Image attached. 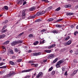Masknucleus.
Instances as JSON below:
<instances>
[{
	"mask_svg": "<svg viewBox=\"0 0 78 78\" xmlns=\"http://www.w3.org/2000/svg\"><path fill=\"white\" fill-rule=\"evenodd\" d=\"M4 73V72L3 71H0V75H2Z\"/></svg>",
	"mask_w": 78,
	"mask_h": 78,
	"instance_id": "49530a36",
	"label": "nucleus"
},
{
	"mask_svg": "<svg viewBox=\"0 0 78 78\" xmlns=\"http://www.w3.org/2000/svg\"><path fill=\"white\" fill-rule=\"evenodd\" d=\"M41 32H44V31H45V29H43L42 30H41Z\"/></svg>",
	"mask_w": 78,
	"mask_h": 78,
	"instance_id": "052dcab7",
	"label": "nucleus"
},
{
	"mask_svg": "<svg viewBox=\"0 0 78 78\" xmlns=\"http://www.w3.org/2000/svg\"><path fill=\"white\" fill-rule=\"evenodd\" d=\"M62 19H60L59 20H57V22H59V21H61V20H62Z\"/></svg>",
	"mask_w": 78,
	"mask_h": 78,
	"instance_id": "5fc2aeb1",
	"label": "nucleus"
},
{
	"mask_svg": "<svg viewBox=\"0 0 78 78\" xmlns=\"http://www.w3.org/2000/svg\"><path fill=\"white\" fill-rule=\"evenodd\" d=\"M60 65L58 63H57V64L55 66L57 67V68H58L59 67H60Z\"/></svg>",
	"mask_w": 78,
	"mask_h": 78,
	"instance_id": "b1692460",
	"label": "nucleus"
},
{
	"mask_svg": "<svg viewBox=\"0 0 78 78\" xmlns=\"http://www.w3.org/2000/svg\"><path fill=\"white\" fill-rule=\"evenodd\" d=\"M62 62H63V60H60L58 62V64H59L60 65H61Z\"/></svg>",
	"mask_w": 78,
	"mask_h": 78,
	"instance_id": "6ab92c4d",
	"label": "nucleus"
},
{
	"mask_svg": "<svg viewBox=\"0 0 78 78\" xmlns=\"http://www.w3.org/2000/svg\"><path fill=\"white\" fill-rule=\"evenodd\" d=\"M31 66L33 67H37L38 66V64L33 63L31 64Z\"/></svg>",
	"mask_w": 78,
	"mask_h": 78,
	"instance_id": "1a4fd4ad",
	"label": "nucleus"
},
{
	"mask_svg": "<svg viewBox=\"0 0 78 78\" xmlns=\"http://www.w3.org/2000/svg\"><path fill=\"white\" fill-rule=\"evenodd\" d=\"M70 53H73V50H71L69 51Z\"/></svg>",
	"mask_w": 78,
	"mask_h": 78,
	"instance_id": "e2e57ef3",
	"label": "nucleus"
},
{
	"mask_svg": "<svg viewBox=\"0 0 78 78\" xmlns=\"http://www.w3.org/2000/svg\"><path fill=\"white\" fill-rule=\"evenodd\" d=\"M5 63L3 62H1L0 63V66H3V65H5Z\"/></svg>",
	"mask_w": 78,
	"mask_h": 78,
	"instance_id": "c9c22d12",
	"label": "nucleus"
},
{
	"mask_svg": "<svg viewBox=\"0 0 78 78\" xmlns=\"http://www.w3.org/2000/svg\"><path fill=\"white\" fill-rule=\"evenodd\" d=\"M14 75V73H12L11 74H8L6 75V76H8V77H9L10 76H12V75Z\"/></svg>",
	"mask_w": 78,
	"mask_h": 78,
	"instance_id": "6e6552de",
	"label": "nucleus"
},
{
	"mask_svg": "<svg viewBox=\"0 0 78 78\" xmlns=\"http://www.w3.org/2000/svg\"><path fill=\"white\" fill-rule=\"evenodd\" d=\"M54 57L55 55L53 54H51L48 56V59H52V58H53Z\"/></svg>",
	"mask_w": 78,
	"mask_h": 78,
	"instance_id": "f257e3e1",
	"label": "nucleus"
},
{
	"mask_svg": "<svg viewBox=\"0 0 78 78\" xmlns=\"http://www.w3.org/2000/svg\"><path fill=\"white\" fill-rule=\"evenodd\" d=\"M2 49H3V51L2 52V53H5V51H6V48H5V47H4V46H2Z\"/></svg>",
	"mask_w": 78,
	"mask_h": 78,
	"instance_id": "9d476101",
	"label": "nucleus"
},
{
	"mask_svg": "<svg viewBox=\"0 0 78 78\" xmlns=\"http://www.w3.org/2000/svg\"><path fill=\"white\" fill-rule=\"evenodd\" d=\"M74 54H76V55H78V49L77 50L76 52L74 53Z\"/></svg>",
	"mask_w": 78,
	"mask_h": 78,
	"instance_id": "6e6d98bb",
	"label": "nucleus"
},
{
	"mask_svg": "<svg viewBox=\"0 0 78 78\" xmlns=\"http://www.w3.org/2000/svg\"><path fill=\"white\" fill-rule=\"evenodd\" d=\"M46 12L45 11H43L42 12H40V14L42 15V14H44Z\"/></svg>",
	"mask_w": 78,
	"mask_h": 78,
	"instance_id": "bb28decb",
	"label": "nucleus"
},
{
	"mask_svg": "<svg viewBox=\"0 0 78 78\" xmlns=\"http://www.w3.org/2000/svg\"><path fill=\"white\" fill-rule=\"evenodd\" d=\"M54 20V19L53 18H50L48 20V22H52V21H53Z\"/></svg>",
	"mask_w": 78,
	"mask_h": 78,
	"instance_id": "2eb2a0df",
	"label": "nucleus"
},
{
	"mask_svg": "<svg viewBox=\"0 0 78 78\" xmlns=\"http://www.w3.org/2000/svg\"><path fill=\"white\" fill-rule=\"evenodd\" d=\"M43 61L44 62H46L47 61V60L45 59V60H43Z\"/></svg>",
	"mask_w": 78,
	"mask_h": 78,
	"instance_id": "13d9d810",
	"label": "nucleus"
},
{
	"mask_svg": "<svg viewBox=\"0 0 78 78\" xmlns=\"http://www.w3.org/2000/svg\"><path fill=\"white\" fill-rule=\"evenodd\" d=\"M38 44H39V41H36L34 43V45H37Z\"/></svg>",
	"mask_w": 78,
	"mask_h": 78,
	"instance_id": "393cba45",
	"label": "nucleus"
},
{
	"mask_svg": "<svg viewBox=\"0 0 78 78\" xmlns=\"http://www.w3.org/2000/svg\"><path fill=\"white\" fill-rule=\"evenodd\" d=\"M2 69H6V66H2Z\"/></svg>",
	"mask_w": 78,
	"mask_h": 78,
	"instance_id": "bf43d9fd",
	"label": "nucleus"
},
{
	"mask_svg": "<svg viewBox=\"0 0 78 78\" xmlns=\"http://www.w3.org/2000/svg\"><path fill=\"white\" fill-rule=\"evenodd\" d=\"M25 10H23L22 12V17L23 19L25 18Z\"/></svg>",
	"mask_w": 78,
	"mask_h": 78,
	"instance_id": "39448f33",
	"label": "nucleus"
},
{
	"mask_svg": "<svg viewBox=\"0 0 78 78\" xmlns=\"http://www.w3.org/2000/svg\"><path fill=\"white\" fill-rule=\"evenodd\" d=\"M43 76V73L42 72H40L38 74V75L37 76V78H39V77H42Z\"/></svg>",
	"mask_w": 78,
	"mask_h": 78,
	"instance_id": "7ed1b4c3",
	"label": "nucleus"
},
{
	"mask_svg": "<svg viewBox=\"0 0 78 78\" xmlns=\"http://www.w3.org/2000/svg\"><path fill=\"white\" fill-rule=\"evenodd\" d=\"M56 27H59V28H61V26L59 24L56 25Z\"/></svg>",
	"mask_w": 78,
	"mask_h": 78,
	"instance_id": "ea45409f",
	"label": "nucleus"
},
{
	"mask_svg": "<svg viewBox=\"0 0 78 78\" xmlns=\"http://www.w3.org/2000/svg\"><path fill=\"white\" fill-rule=\"evenodd\" d=\"M15 50L16 52H17L18 51H19V50L17 49V48H15Z\"/></svg>",
	"mask_w": 78,
	"mask_h": 78,
	"instance_id": "09e8293b",
	"label": "nucleus"
},
{
	"mask_svg": "<svg viewBox=\"0 0 78 78\" xmlns=\"http://www.w3.org/2000/svg\"><path fill=\"white\" fill-rule=\"evenodd\" d=\"M69 38L70 37L69 36H68V37L65 38L66 41H67L69 39Z\"/></svg>",
	"mask_w": 78,
	"mask_h": 78,
	"instance_id": "4c0bfd02",
	"label": "nucleus"
},
{
	"mask_svg": "<svg viewBox=\"0 0 78 78\" xmlns=\"http://www.w3.org/2000/svg\"><path fill=\"white\" fill-rule=\"evenodd\" d=\"M24 33L23 32L21 34H20L18 36H19V37H20V36H22V34H23Z\"/></svg>",
	"mask_w": 78,
	"mask_h": 78,
	"instance_id": "de8ad7c7",
	"label": "nucleus"
},
{
	"mask_svg": "<svg viewBox=\"0 0 78 78\" xmlns=\"http://www.w3.org/2000/svg\"><path fill=\"white\" fill-rule=\"evenodd\" d=\"M1 31V32H2V33H4L7 32L8 30L6 29L4 30V29H2Z\"/></svg>",
	"mask_w": 78,
	"mask_h": 78,
	"instance_id": "f8f14e48",
	"label": "nucleus"
},
{
	"mask_svg": "<svg viewBox=\"0 0 78 78\" xmlns=\"http://www.w3.org/2000/svg\"><path fill=\"white\" fill-rule=\"evenodd\" d=\"M52 69H53V67H51L49 69V71H51Z\"/></svg>",
	"mask_w": 78,
	"mask_h": 78,
	"instance_id": "3c124183",
	"label": "nucleus"
},
{
	"mask_svg": "<svg viewBox=\"0 0 78 78\" xmlns=\"http://www.w3.org/2000/svg\"><path fill=\"white\" fill-rule=\"evenodd\" d=\"M17 61L19 62H21L22 61V59H19Z\"/></svg>",
	"mask_w": 78,
	"mask_h": 78,
	"instance_id": "864d4df0",
	"label": "nucleus"
},
{
	"mask_svg": "<svg viewBox=\"0 0 78 78\" xmlns=\"http://www.w3.org/2000/svg\"><path fill=\"white\" fill-rule=\"evenodd\" d=\"M36 15H35L34 16H32V18H35V17H36Z\"/></svg>",
	"mask_w": 78,
	"mask_h": 78,
	"instance_id": "338daca9",
	"label": "nucleus"
},
{
	"mask_svg": "<svg viewBox=\"0 0 78 78\" xmlns=\"http://www.w3.org/2000/svg\"><path fill=\"white\" fill-rule=\"evenodd\" d=\"M10 64H11V65H12V66H14V63L12 61L10 62Z\"/></svg>",
	"mask_w": 78,
	"mask_h": 78,
	"instance_id": "72a5a7b5",
	"label": "nucleus"
},
{
	"mask_svg": "<svg viewBox=\"0 0 78 78\" xmlns=\"http://www.w3.org/2000/svg\"><path fill=\"white\" fill-rule=\"evenodd\" d=\"M58 58H56V59L53 61V63H55V62H57V61L58 60Z\"/></svg>",
	"mask_w": 78,
	"mask_h": 78,
	"instance_id": "c85d7f7f",
	"label": "nucleus"
},
{
	"mask_svg": "<svg viewBox=\"0 0 78 78\" xmlns=\"http://www.w3.org/2000/svg\"><path fill=\"white\" fill-rule=\"evenodd\" d=\"M23 2L22 1V0H20L19 1H18L17 2V4H21V3H22Z\"/></svg>",
	"mask_w": 78,
	"mask_h": 78,
	"instance_id": "aec40b11",
	"label": "nucleus"
},
{
	"mask_svg": "<svg viewBox=\"0 0 78 78\" xmlns=\"http://www.w3.org/2000/svg\"><path fill=\"white\" fill-rule=\"evenodd\" d=\"M34 62V61H30L29 62V63H33Z\"/></svg>",
	"mask_w": 78,
	"mask_h": 78,
	"instance_id": "603ef678",
	"label": "nucleus"
},
{
	"mask_svg": "<svg viewBox=\"0 0 78 78\" xmlns=\"http://www.w3.org/2000/svg\"><path fill=\"white\" fill-rule=\"evenodd\" d=\"M18 42V44H21L23 42V41H22L19 40V41H17Z\"/></svg>",
	"mask_w": 78,
	"mask_h": 78,
	"instance_id": "e433bc0d",
	"label": "nucleus"
},
{
	"mask_svg": "<svg viewBox=\"0 0 78 78\" xmlns=\"http://www.w3.org/2000/svg\"><path fill=\"white\" fill-rule=\"evenodd\" d=\"M51 74L52 75H55V71H52Z\"/></svg>",
	"mask_w": 78,
	"mask_h": 78,
	"instance_id": "37998d69",
	"label": "nucleus"
},
{
	"mask_svg": "<svg viewBox=\"0 0 78 78\" xmlns=\"http://www.w3.org/2000/svg\"><path fill=\"white\" fill-rule=\"evenodd\" d=\"M9 52L11 54H14V52H13V51L11 49L9 50Z\"/></svg>",
	"mask_w": 78,
	"mask_h": 78,
	"instance_id": "cd10ccee",
	"label": "nucleus"
},
{
	"mask_svg": "<svg viewBox=\"0 0 78 78\" xmlns=\"http://www.w3.org/2000/svg\"><path fill=\"white\" fill-rule=\"evenodd\" d=\"M73 62H75L76 63H77V60L76 59H75L74 60Z\"/></svg>",
	"mask_w": 78,
	"mask_h": 78,
	"instance_id": "8fccbe9b",
	"label": "nucleus"
},
{
	"mask_svg": "<svg viewBox=\"0 0 78 78\" xmlns=\"http://www.w3.org/2000/svg\"><path fill=\"white\" fill-rule=\"evenodd\" d=\"M61 9V8L60 7H59L58 8H57L55 10V11H59Z\"/></svg>",
	"mask_w": 78,
	"mask_h": 78,
	"instance_id": "7c9ffc66",
	"label": "nucleus"
},
{
	"mask_svg": "<svg viewBox=\"0 0 78 78\" xmlns=\"http://www.w3.org/2000/svg\"><path fill=\"white\" fill-rule=\"evenodd\" d=\"M40 15H41V12H37L36 14V16H40Z\"/></svg>",
	"mask_w": 78,
	"mask_h": 78,
	"instance_id": "473e14b6",
	"label": "nucleus"
},
{
	"mask_svg": "<svg viewBox=\"0 0 78 78\" xmlns=\"http://www.w3.org/2000/svg\"><path fill=\"white\" fill-rule=\"evenodd\" d=\"M62 71H64L66 69L65 68H62Z\"/></svg>",
	"mask_w": 78,
	"mask_h": 78,
	"instance_id": "0e129e2a",
	"label": "nucleus"
},
{
	"mask_svg": "<svg viewBox=\"0 0 78 78\" xmlns=\"http://www.w3.org/2000/svg\"><path fill=\"white\" fill-rule=\"evenodd\" d=\"M41 1L45 2V3H49V1L48 0H41Z\"/></svg>",
	"mask_w": 78,
	"mask_h": 78,
	"instance_id": "4be33fe9",
	"label": "nucleus"
},
{
	"mask_svg": "<svg viewBox=\"0 0 78 78\" xmlns=\"http://www.w3.org/2000/svg\"><path fill=\"white\" fill-rule=\"evenodd\" d=\"M67 16H70L71 15H73V13H66Z\"/></svg>",
	"mask_w": 78,
	"mask_h": 78,
	"instance_id": "412c9836",
	"label": "nucleus"
},
{
	"mask_svg": "<svg viewBox=\"0 0 78 78\" xmlns=\"http://www.w3.org/2000/svg\"><path fill=\"white\" fill-rule=\"evenodd\" d=\"M1 37L2 39H3V38H4L5 37V36H6V35L5 34H3L2 35H1Z\"/></svg>",
	"mask_w": 78,
	"mask_h": 78,
	"instance_id": "c756f323",
	"label": "nucleus"
},
{
	"mask_svg": "<svg viewBox=\"0 0 78 78\" xmlns=\"http://www.w3.org/2000/svg\"><path fill=\"white\" fill-rule=\"evenodd\" d=\"M72 43V41H71L69 40L68 41V42H67L65 43H64V45H70L71 43Z\"/></svg>",
	"mask_w": 78,
	"mask_h": 78,
	"instance_id": "f03ea898",
	"label": "nucleus"
},
{
	"mask_svg": "<svg viewBox=\"0 0 78 78\" xmlns=\"http://www.w3.org/2000/svg\"><path fill=\"white\" fill-rule=\"evenodd\" d=\"M31 70V69H28L24 70L22 71V73H24L25 72H28Z\"/></svg>",
	"mask_w": 78,
	"mask_h": 78,
	"instance_id": "9b49d317",
	"label": "nucleus"
},
{
	"mask_svg": "<svg viewBox=\"0 0 78 78\" xmlns=\"http://www.w3.org/2000/svg\"><path fill=\"white\" fill-rule=\"evenodd\" d=\"M76 9H78V5H77L76 6Z\"/></svg>",
	"mask_w": 78,
	"mask_h": 78,
	"instance_id": "774afa93",
	"label": "nucleus"
},
{
	"mask_svg": "<svg viewBox=\"0 0 78 78\" xmlns=\"http://www.w3.org/2000/svg\"><path fill=\"white\" fill-rule=\"evenodd\" d=\"M68 75V74H67V71H66L64 75H65V76H67Z\"/></svg>",
	"mask_w": 78,
	"mask_h": 78,
	"instance_id": "c03bdc74",
	"label": "nucleus"
},
{
	"mask_svg": "<svg viewBox=\"0 0 78 78\" xmlns=\"http://www.w3.org/2000/svg\"><path fill=\"white\" fill-rule=\"evenodd\" d=\"M31 77V76L30 75H27L26 76H24L23 78H30Z\"/></svg>",
	"mask_w": 78,
	"mask_h": 78,
	"instance_id": "5701e85b",
	"label": "nucleus"
},
{
	"mask_svg": "<svg viewBox=\"0 0 78 78\" xmlns=\"http://www.w3.org/2000/svg\"><path fill=\"white\" fill-rule=\"evenodd\" d=\"M27 4V2L24 1L23 3V5H25V4Z\"/></svg>",
	"mask_w": 78,
	"mask_h": 78,
	"instance_id": "4d7b16f0",
	"label": "nucleus"
},
{
	"mask_svg": "<svg viewBox=\"0 0 78 78\" xmlns=\"http://www.w3.org/2000/svg\"><path fill=\"white\" fill-rule=\"evenodd\" d=\"M51 48H53V47H55V44H52L51 45Z\"/></svg>",
	"mask_w": 78,
	"mask_h": 78,
	"instance_id": "a18cd8bd",
	"label": "nucleus"
},
{
	"mask_svg": "<svg viewBox=\"0 0 78 78\" xmlns=\"http://www.w3.org/2000/svg\"><path fill=\"white\" fill-rule=\"evenodd\" d=\"M44 51L46 53H51V50H45Z\"/></svg>",
	"mask_w": 78,
	"mask_h": 78,
	"instance_id": "ddd939ff",
	"label": "nucleus"
},
{
	"mask_svg": "<svg viewBox=\"0 0 78 78\" xmlns=\"http://www.w3.org/2000/svg\"><path fill=\"white\" fill-rule=\"evenodd\" d=\"M65 7L66 8H70L71 7V5H65Z\"/></svg>",
	"mask_w": 78,
	"mask_h": 78,
	"instance_id": "f3484780",
	"label": "nucleus"
},
{
	"mask_svg": "<svg viewBox=\"0 0 78 78\" xmlns=\"http://www.w3.org/2000/svg\"><path fill=\"white\" fill-rule=\"evenodd\" d=\"M30 11H34V7H32L29 9Z\"/></svg>",
	"mask_w": 78,
	"mask_h": 78,
	"instance_id": "2f4dec72",
	"label": "nucleus"
},
{
	"mask_svg": "<svg viewBox=\"0 0 78 78\" xmlns=\"http://www.w3.org/2000/svg\"><path fill=\"white\" fill-rule=\"evenodd\" d=\"M44 43H45V40H43L42 41H42H40V44H43Z\"/></svg>",
	"mask_w": 78,
	"mask_h": 78,
	"instance_id": "a878e982",
	"label": "nucleus"
},
{
	"mask_svg": "<svg viewBox=\"0 0 78 78\" xmlns=\"http://www.w3.org/2000/svg\"><path fill=\"white\" fill-rule=\"evenodd\" d=\"M7 28V25H5L3 26L2 29H5V28Z\"/></svg>",
	"mask_w": 78,
	"mask_h": 78,
	"instance_id": "f704fd0d",
	"label": "nucleus"
},
{
	"mask_svg": "<svg viewBox=\"0 0 78 78\" xmlns=\"http://www.w3.org/2000/svg\"><path fill=\"white\" fill-rule=\"evenodd\" d=\"M18 43L19 42H17V41H13L11 43V45H12V46H14V45H16V44H18Z\"/></svg>",
	"mask_w": 78,
	"mask_h": 78,
	"instance_id": "20e7f679",
	"label": "nucleus"
},
{
	"mask_svg": "<svg viewBox=\"0 0 78 78\" xmlns=\"http://www.w3.org/2000/svg\"><path fill=\"white\" fill-rule=\"evenodd\" d=\"M41 52H39L38 53H34L33 54L34 56H37L38 55H41Z\"/></svg>",
	"mask_w": 78,
	"mask_h": 78,
	"instance_id": "0eeeda50",
	"label": "nucleus"
},
{
	"mask_svg": "<svg viewBox=\"0 0 78 78\" xmlns=\"http://www.w3.org/2000/svg\"><path fill=\"white\" fill-rule=\"evenodd\" d=\"M78 71V69H77L76 70H74L73 73L71 74L72 76H74L75 74L77 73V72Z\"/></svg>",
	"mask_w": 78,
	"mask_h": 78,
	"instance_id": "423d86ee",
	"label": "nucleus"
},
{
	"mask_svg": "<svg viewBox=\"0 0 78 78\" xmlns=\"http://www.w3.org/2000/svg\"><path fill=\"white\" fill-rule=\"evenodd\" d=\"M48 49H51V48H51V46H50L48 47Z\"/></svg>",
	"mask_w": 78,
	"mask_h": 78,
	"instance_id": "680f3d73",
	"label": "nucleus"
},
{
	"mask_svg": "<svg viewBox=\"0 0 78 78\" xmlns=\"http://www.w3.org/2000/svg\"><path fill=\"white\" fill-rule=\"evenodd\" d=\"M9 41H5V42L3 44L4 45H7L8 44H9Z\"/></svg>",
	"mask_w": 78,
	"mask_h": 78,
	"instance_id": "a211bd4d",
	"label": "nucleus"
},
{
	"mask_svg": "<svg viewBox=\"0 0 78 78\" xmlns=\"http://www.w3.org/2000/svg\"><path fill=\"white\" fill-rule=\"evenodd\" d=\"M8 21L7 20H5V22H3L2 23V25H4L5 24H6V23H8Z\"/></svg>",
	"mask_w": 78,
	"mask_h": 78,
	"instance_id": "4468645a",
	"label": "nucleus"
},
{
	"mask_svg": "<svg viewBox=\"0 0 78 78\" xmlns=\"http://www.w3.org/2000/svg\"><path fill=\"white\" fill-rule=\"evenodd\" d=\"M12 58H13V59H15V58H16V56H12Z\"/></svg>",
	"mask_w": 78,
	"mask_h": 78,
	"instance_id": "69168bd1",
	"label": "nucleus"
},
{
	"mask_svg": "<svg viewBox=\"0 0 78 78\" xmlns=\"http://www.w3.org/2000/svg\"><path fill=\"white\" fill-rule=\"evenodd\" d=\"M58 31L56 30H54L52 31V32L53 33H56V34H57L58 33Z\"/></svg>",
	"mask_w": 78,
	"mask_h": 78,
	"instance_id": "dca6fc26",
	"label": "nucleus"
},
{
	"mask_svg": "<svg viewBox=\"0 0 78 78\" xmlns=\"http://www.w3.org/2000/svg\"><path fill=\"white\" fill-rule=\"evenodd\" d=\"M4 8L6 10H8V6H4Z\"/></svg>",
	"mask_w": 78,
	"mask_h": 78,
	"instance_id": "58836bf2",
	"label": "nucleus"
},
{
	"mask_svg": "<svg viewBox=\"0 0 78 78\" xmlns=\"http://www.w3.org/2000/svg\"><path fill=\"white\" fill-rule=\"evenodd\" d=\"M40 21H41V19H37V20H36L35 21V22H40Z\"/></svg>",
	"mask_w": 78,
	"mask_h": 78,
	"instance_id": "a19ab883",
	"label": "nucleus"
},
{
	"mask_svg": "<svg viewBox=\"0 0 78 78\" xmlns=\"http://www.w3.org/2000/svg\"><path fill=\"white\" fill-rule=\"evenodd\" d=\"M33 35L32 34H30L29 35V37H33Z\"/></svg>",
	"mask_w": 78,
	"mask_h": 78,
	"instance_id": "79ce46f5",
	"label": "nucleus"
}]
</instances>
